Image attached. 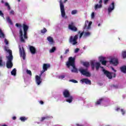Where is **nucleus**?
Listing matches in <instances>:
<instances>
[{
  "label": "nucleus",
  "instance_id": "obj_61",
  "mask_svg": "<svg viewBox=\"0 0 126 126\" xmlns=\"http://www.w3.org/2000/svg\"><path fill=\"white\" fill-rule=\"evenodd\" d=\"M61 59H63V56H61Z\"/></svg>",
  "mask_w": 126,
  "mask_h": 126
},
{
  "label": "nucleus",
  "instance_id": "obj_38",
  "mask_svg": "<svg viewBox=\"0 0 126 126\" xmlns=\"http://www.w3.org/2000/svg\"><path fill=\"white\" fill-rule=\"evenodd\" d=\"M77 13V10H73L71 12V14L72 15L76 14Z\"/></svg>",
  "mask_w": 126,
  "mask_h": 126
},
{
  "label": "nucleus",
  "instance_id": "obj_16",
  "mask_svg": "<svg viewBox=\"0 0 126 126\" xmlns=\"http://www.w3.org/2000/svg\"><path fill=\"white\" fill-rule=\"evenodd\" d=\"M115 9V2H112L108 8V14H110L111 11Z\"/></svg>",
  "mask_w": 126,
  "mask_h": 126
},
{
  "label": "nucleus",
  "instance_id": "obj_63",
  "mask_svg": "<svg viewBox=\"0 0 126 126\" xmlns=\"http://www.w3.org/2000/svg\"><path fill=\"white\" fill-rule=\"evenodd\" d=\"M18 1L20 2V0H18Z\"/></svg>",
  "mask_w": 126,
  "mask_h": 126
},
{
  "label": "nucleus",
  "instance_id": "obj_43",
  "mask_svg": "<svg viewBox=\"0 0 126 126\" xmlns=\"http://www.w3.org/2000/svg\"><path fill=\"white\" fill-rule=\"evenodd\" d=\"M64 77H65V76H64V75H61V76H59V78L60 79H63V78H64Z\"/></svg>",
  "mask_w": 126,
  "mask_h": 126
},
{
  "label": "nucleus",
  "instance_id": "obj_47",
  "mask_svg": "<svg viewBox=\"0 0 126 126\" xmlns=\"http://www.w3.org/2000/svg\"><path fill=\"white\" fill-rule=\"evenodd\" d=\"M121 112L122 113V115H125V110H124V109H122L121 110Z\"/></svg>",
  "mask_w": 126,
  "mask_h": 126
},
{
  "label": "nucleus",
  "instance_id": "obj_23",
  "mask_svg": "<svg viewBox=\"0 0 126 126\" xmlns=\"http://www.w3.org/2000/svg\"><path fill=\"white\" fill-rule=\"evenodd\" d=\"M20 120L21 121V122H25V121H27L28 120V118L26 117H21L20 118Z\"/></svg>",
  "mask_w": 126,
  "mask_h": 126
},
{
  "label": "nucleus",
  "instance_id": "obj_20",
  "mask_svg": "<svg viewBox=\"0 0 126 126\" xmlns=\"http://www.w3.org/2000/svg\"><path fill=\"white\" fill-rule=\"evenodd\" d=\"M120 70L123 73H126V66L124 65L120 67Z\"/></svg>",
  "mask_w": 126,
  "mask_h": 126
},
{
  "label": "nucleus",
  "instance_id": "obj_60",
  "mask_svg": "<svg viewBox=\"0 0 126 126\" xmlns=\"http://www.w3.org/2000/svg\"><path fill=\"white\" fill-rule=\"evenodd\" d=\"M2 126H7V125H2Z\"/></svg>",
  "mask_w": 126,
  "mask_h": 126
},
{
  "label": "nucleus",
  "instance_id": "obj_32",
  "mask_svg": "<svg viewBox=\"0 0 126 126\" xmlns=\"http://www.w3.org/2000/svg\"><path fill=\"white\" fill-rule=\"evenodd\" d=\"M99 62L101 63V62H103V61H105V58L103 57H100L99 58Z\"/></svg>",
  "mask_w": 126,
  "mask_h": 126
},
{
  "label": "nucleus",
  "instance_id": "obj_29",
  "mask_svg": "<svg viewBox=\"0 0 126 126\" xmlns=\"http://www.w3.org/2000/svg\"><path fill=\"white\" fill-rule=\"evenodd\" d=\"M57 50V48L55 47H53L52 49L50 50V53H54L55 51Z\"/></svg>",
  "mask_w": 126,
  "mask_h": 126
},
{
  "label": "nucleus",
  "instance_id": "obj_52",
  "mask_svg": "<svg viewBox=\"0 0 126 126\" xmlns=\"http://www.w3.org/2000/svg\"><path fill=\"white\" fill-rule=\"evenodd\" d=\"M102 2H103V0H100L99 1V4H102Z\"/></svg>",
  "mask_w": 126,
  "mask_h": 126
},
{
  "label": "nucleus",
  "instance_id": "obj_4",
  "mask_svg": "<svg viewBox=\"0 0 126 126\" xmlns=\"http://www.w3.org/2000/svg\"><path fill=\"white\" fill-rule=\"evenodd\" d=\"M7 61H6V67L7 68H12L13 66V63H12V61L13 60V56L10 54L8 56L6 57Z\"/></svg>",
  "mask_w": 126,
  "mask_h": 126
},
{
  "label": "nucleus",
  "instance_id": "obj_15",
  "mask_svg": "<svg viewBox=\"0 0 126 126\" xmlns=\"http://www.w3.org/2000/svg\"><path fill=\"white\" fill-rule=\"evenodd\" d=\"M110 63L113 65H118L119 64V61L117 58H112L110 61Z\"/></svg>",
  "mask_w": 126,
  "mask_h": 126
},
{
  "label": "nucleus",
  "instance_id": "obj_58",
  "mask_svg": "<svg viewBox=\"0 0 126 126\" xmlns=\"http://www.w3.org/2000/svg\"><path fill=\"white\" fill-rule=\"evenodd\" d=\"M113 77H116V74H114Z\"/></svg>",
  "mask_w": 126,
  "mask_h": 126
},
{
  "label": "nucleus",
  "instance_id": "obj_26",
  "mask_svg": "<svg viewBox=\"0 0 126 126\" xmlns=\"http://www.w3.org/2000/svg\"><path fill=\"white\" fill-rule=\"evenodd\" d=\"M91 35V33L90 32H85L84 34V37H88V36H90Z\"/></svg>",
  "mask_w": 126,
  "mask_h": 126
},
{
  "label": "nucleus",
  "instance_id": "obj_62",
  "mask_svg": "<svg viewBox=\"0 0 126 126\" xmlns=\"http://www.w3.org/2000/svg\"><path fill=\"white\" fill-rule=\"evenodd\" d=\"M100 24H98V26H100Z\"/></svg>",
  "mask_w": 126,
  "mask_h": 126
},
{
  "label": "nucleus",
  "instance_id": "obj_7",
  "mask_svg": "<svg viewBox=\"0 0 126 126\" xmlns=\"http://www.w3.org/2000/svg\"><path fill=\"white\" fill-rule=\"evenodd\" d=\"M60 4L62 16V17L64 18V17L65 16V11L64 10V5L63 3L62 0H60Z\"/></svg>",
  "mask_w": 126,
  "mask_h": 126
},
{
  "label": "nucleus",
  "instance_id": "obj_41",
  "mask_svg": "<svg viewBox=\"0 0 126 126\" xmlns=\"http://www.w3.org/2000/svg\"><path fill=\"white\" fill-rule=\"evenodd\" d=\"M109 0H103L104 4H108V2H109Z\"/></svg>",
  "mask_w": 126,
  "mask_h": 126
},
{
  "label": "nucleus",
  "instance_id": "obj_1",
  "mask_svg": "<svg viewBox=\"0 0 126 126\" xmlns=\"http://www.w3.org/2000/svg\"><path fill=\"white\" fill-rule=\"evenodd\" d=\"M66 65L68 68H69L70 66L72 67L73 69L71 70L72 72L78 73V70L75 67V57L72 58V57H70L68 58V62L66 63Z\"/></svg>",
  "mask_w": 126,
  "mask_h": 126
},
{
  "label": "nucleus",
  "instance_id": "obj_6",
  "mask_svg": "<svg viewBox=\"0 0 126 126\" xmlns=\"http://www.w3.org/2000/svg\"><path fill=\"white\" fill-rule=\"evenodd\" d=\"M77 39H78V34H76L74 37L71 36L69 39V42L73 45H76L77 44Z\"/></svg>",
  "mask_w": 126,
  "mask_h": 126
},
{
  "label": "nucleus",
  "instance_id": "obj_35",
  "mask_svg": "<svg viewBox=\"0 0 126 126\" xmlns=\"http://www.w3.org/2000/svg\"><path fill=\"white\" fill-rule=\"evenodd\" d=\"M70 82H73V83H78V82L74 79H72L69 80Z\"/></svg>",
  "mask_w": 126,
  "mask_h": 126
},
{
  "label": "nucleus",
  "instance_id": "obj_30",
  "mask_svg": "<svg viewBox=\"0 0 126 126\" xmlns=\"http://www.w3.org/2000/svg\"><path fill=\"white\" fill-rule=\"evenodd\" d=\"M5 6L7 7V9H8V10H10V9H11L10 6L9 5V4H8V2H5Z\"/></svg>",
  "mask_w": 126,
  "mask_h": 126
},
{
  "label": "nucleus",
  "instance_id": "obj_34",
  "mask_svg": "<svg viewBox=\"0 0 126 126\" xmlns=\"http://www.w3.org/2000/svg\"><path fill=\"white\" fill-rule=\"evenodd\" d=\"M41 33H42L43 34L46 33V32H47V29H46V28H44L43 30H42L41 31Z\"/></svg>",
  "mask_w": 126,
  "mask_h": 126
},
{
  "label": "nucleus",
  "instance_id": "obj_9",
  "mask_svg": "<svg viewBox=\"0 0 126 126\" xmlns=\"http://www.w3.org/2000/svg\"><path fill=\"white\" fill-rule=\"evenodd\" d=\"M19 53L20 57H22L23 60H25L26 58V54L25 53L24 47H22V48L21 47H19Z\"/></svg>",
  "mask_w": 126,
  "mask_h": 126
},
{
  "label": "nucleus",
  "instance_id": "obj_42",
  "mask_svg": "<svg viewBox=\"0 0 126 126\" xmlns=\"http://www.w3.org/2000/svg\"><path fill=\"white\" fill-rule=\"evenodd\" d=\"M80 50V49L78 48H76L74 50V53H78V52H79Z\"/></svg>",
  "mask_w": 126,
  "mask_h": 126
},
{
  "label": "nucleus",
  "instance_id": "obj_2",
  "mask_svg": "<svg viewBox=\"0 0 126 126\" xmlns=\"http://www.w3.org/2000/svg\"><path fill=\"white\" fill-rule=\"evenodd\" d=\"M51 65L50 64L44 63L42 67V70L41 71L40 74L39 76L36 75L35 76V81L37 85H40L41 83L42 82V79H41V76L43 75V73L45 72V71H47L48 70V68H50Z\"/></svg>",
  "mask_w": 126,
  "mask_h": 126
},
{
  "label": "nucleus",
  "instance_id": "obj_33",
  "mask_svg": "<svg viewBox=\"0 0 126 126\" xmlns=\"http://www.w3.org/2000/svg\"><path fill=\"white\" fill-rule=\"evenodd\" d=\"M27 74H29L31 76H32V72L30 70H27Z\"/></svg>",
  "mask_w": 126,
  "mask_h": 126
},
{
  "label": "nucleus",
  "instance_id": "obj_44",
  "mask_svg": "<svg viewBox=\"0 0 126 126\" xmlns=\"http://www.w3.org/2000/svg\"><path fill=\"white\" fill-rule=\"evenodd\" d=\"M0 16H1V17H4V14L2 13V11L1 10H0Z\"/></svg>",
  "mask_w": 126,
  "mask_h": 126
},
{
  "label": "nucleus",
  "instance_id": "obj_54",
  "mask_svg": "<svg viewBox=\"0 0 126 126\" xmlns=\"http://www.w3.org/2000/svg\"><path fill=\"white\" fill-rule=\"evenodd\" d=\"M76 126H83V125H80V124H76Z\"/></svg>",
  "mask_w": 126,
  "mask_h": 126
},
{
  "label": "nucleus",
  "instance_id": "obj_37",
  "mask_svg": "<svg viewBox=\"0 0 126 126\" xmlns=\"http://www.w3.org/2000/svg\"><path fill=\"white\" fill-rule=\"evenodd\" d=\"M111 87L113 88H115V89H118L119 86L117 85H111Z\"/></svg>",
  "mask_w": 126,
  "mask_h": 126
},
{
  "label": "nucleus",
  "instance_id": "obj_31",
  "mask_svg": "<svg viewBox=\"0 0 126 126\" xmlns=\"http://www.w3.org/2000/svg\"><path fill=\"white\" fill-rule=\"evenodd\" d=\"M7 21L10 24H12V21H11V19H10V18L9 17H8L7 18Z\"/></svg>",
  "mask_w": 126,
  "mask_h": 126
},
{
  "label": "nucleus",
  "instance_id": "obj_55",
  "mask_svg": "<svg viewBox=\"0 0 126 126\" xmlns=\"http://www.w3.org/2000/svg\"><path fill=\"white\" fill-rule=\"evenodd\" d=\"M12 120H16V117H15V116L13 117H12Z\"/></svg>",
  "mask_w": 126,
  "mask_h": 126
},
{
  "label": "nucleus",
  "instance_id": "obj_49",
  "mask_svg": "<svg viewBox=\"0 0 126 126\" xmlns=\"http://www.w3.org/2000/svg\"><path fill=\"white\" fill-rule=\"evenodd\" d=\"M68 52H69V49L68 48L65 50L64 54H67Z\"/></svg>",
  "mask_w": 126,
  "mask_h": 126
},
{
  "label": "nucleus",
  "instance_id": "obj_50",
  "mask_svg": "<svg viewBox=\"0 0 126 126\" xmlns=\"http://www.w3.org/2000/svg\"><path fill=\"white\" fill-rule=\"evenodd\" d=\"M46 120V117H42L41 118V122H43V121Z\"/></svg>",
  "mask_w": 126,
  "mask_h": 126
},
{
  "label": "nucleus",
  "instance_id": "obj_36",
  "mask_svg": "<svg viewBox=\"0 0 126 126\" xmlns=\"http://www.w3.org/2000/svg\"><path fill=\"white\" fill-rule=\"evenodd\" d=\"M122 56H123V59H125V58H126V51H124L123 52Z\"/></svg>",
  "mask_w": 126,
  "mask_h": 126
},
{
  "label": "nucleus",
  "instance_id": "obj_59",
  "mask_svg": "<svg viewBox=\"0 0 126 126\" xmlns=\"http://www.w3.org/2000/svg\"><path fill=\"white\" fill-rule=\"evenodd\" d=\"M67 1V0H64V2H66Z\"/></svg>",
  "mask_w": 126,
  "mask_h": 126
},
{
  "label": "nucleus",
  "instance_id": "obj_14",
  "mask_svg": "<svg viewBox=\"0 0 126 126\" xmlns=\"http://www.w3.org/2000/svg\"><path fill=\"white\" fill-rule=\"evenodd\" d=\"M103 72L105 75H106L107 77L109 78V79H112V78H113V76H112V74H113V73L110 72L108 70H105V69H103Z\"/></svg>",
  "mask_w": 126,
  "mask_h": 126
},
{
  "label": "nucleus",
  "instance_id": "obj_56",
  "mask_svg": "<svg viewBox=\"0 0 126 126\" xmlns=\"http://www.w3.org/2000/svg\"><path fill=\"white\" fill-rule=\"evenodd\" d=\"M1 3H4V1H3V0H2L1 1Z\"/></svg>",
  "mask_w": 126,
  "mask_h": 126
},
{
  "label": "nucleus",
  "instance_id": "obj_3",
  "mask_svg": "<svg viewBox=\"0 0 126 126\" xmlns=\"http://www.w3.org/2000/svg\"><path fill=\"white\" fill-rule=\"evenodd\" d=\"M63 96L64 98H68L66 99V101L68 103H71L73 100V97L70 95V93L68 90H64L63 92Z\"/></svg>",
  "mask_w": 126,
  "mask_h": 126
},
{
  "label": "nucleus",
  "instance_id": "obj_13",
  "mask_svg": "<svg viewBox=\"0 0 126 126\" xmlns=\"http://www.w3.org/2000/svg\"><path fill=\"white\" fill-rule=\"evenodd\" d=\"M87 24H88V26L87 27ZM92 24V22H90L88 24V21H86L84 27H83L84 30H89L90 28H91V25Z\"/></svg>",
  "mask_w": 126,
  "mask_h": 126
},
{
  "label": "nucleus",
  "instance_id": "obj_39",
  "mask_svg": "<svg viewBox=\"0 0 126 126\" xmlns=\"http://www.w3.org/2000/svg\"><path fill=\"white\" fill-rule=\"evenodd\" d=\"M101 63L102 65H106V64H107L106 61L103 60V61L101 62Z\"/></svg>",
  "mask_w": 126,
  "mask_h": 126
},
{
  "label": "nucleus",
  "instance_id": "obj_12",
  "mask_svg": "<svg viewBox=\"0 0 126 126\" xmlns=\"http://www.w3.org/2000/svg\"><path fill=\"white\" fill-rule=\"evenodd\" d=\"M68 29L71 30V31H73L74 32H76V31H77V28L75 27L73 22H71V23L68 25Z\"/></svg>",
  "mask_w": 126,
  "mask_h": 126
},
{
  "label": "nucleus",
  "instance_id": "obj_40",
  "mask_svg": "<svg viewBox=\"0 0 126 126\" xmlns=\"http://www.w3.org/2000/svg\"><path fill=\"white\" fill-rule=\"evenodd\" d=\"M0 66H3V64L2 63V60H1V57H0Z\"/></svg>",
  "mask_w": 126,
  "mask_h": 126
},
{
  "label": "nucleus",
  "instance_id": "obj_45",
  "mask_svg": "<svg viewBox=\"0 0 126 126\" xmlns=\"http://www.w3.org/2000/svg\"><path fill=\"white\" fill-rule=\"evenodd\" d=\"M91 17L92 18H94L95 17V13L94 12H93L91 14Z\"/></svg>",
  "mask_w": 126,
  "mask_h": 126
},
{
  "label": "nucleus",
  "instance_id": "obj_8",
  "mask_svg": "<svg viewBox=\"0 0 126 126\" xmlns=\"http://www.w3.org/2000/svg\"><path fill=\"white\" fill-rule=\"evenodd\" d=\"M23 28L24 30V39H27V31H28V29H29V27L26 25V23L23 24Z\"/></svg>",
  "mask_w": 126,
  "mask_h": 126
},
{
  "label": "nucleus",
  "instance_id": "obj_46",
  "mask_svg": "<svg viewBox=\"0 0 126 126\" xmlns=\"http://www.w3.org/2000/svg\"><path fill=\"white\" fill-rule=\"evenodd\" d=\"M4 43L6 44V45H8V41H7L6 38L4 39Z\"/></svg>",
  "mask_w": 126,
  "mask_h": 126
},
{
  "label": "nucleus",
  "instance_id": "obj_53",
  "mask_svg": "<svg viewBox=\"0 0 126 126\" xmlns=\"http://www.w3.org/2000/svg\"><path fill=\"white\" fill-rule=\"evenodd\" d=\"M40 104H41V105H43V104H44V101L41 100L39 101Z\"/></svg>",
  "mask_w": 126,
  "mask_h": 126
},
{
  "label": "nucleus",
  "instance_id": "obj_28",
  "mask_svg": "<svg viewBox=\"0 0 126 126\" xmlns=\"http://www.w3.org/2000/svg\"><path fill=\"white\" fill-rule=\"evenodd\" d=\"M83 65L85 66V67H88L89 66V62H84Z\"/></svg>",
  "mask_w": 126,
  "mask_h": 126
},
{
  "label": "nucleus",
  "instance_id": "obj_22",
  "mask_svg": "<svg viewBox=\"0 0 126 126\" xmlns=\"http://www.w3.org/2000/svg\"><path fill=\"white\" fill-rule=\"evenodd\" d=\"M103 100H104V99L103 98H100L99 99H98L96 102H95V105H100L101 104V103H102Z\"/></svg>",
  "mask_w": 126,
  "mask_h": 126
},
{
  "label": "nucleus",
  "instance_id": "obj_18",
  "mask_svg": "<svg viewBox=\"0 0 126 126\" xmlns=\"http://www.w3.org/2000/svg\"><path fill=\"white\" fill-rule=\"evenodd\" d=\"M30 51L32 55H35L36 54V48L33 46H30Z\"/></svg>",
  "mask_w": 126,
  "mask_h": 126
},
{
  "label": "nucleus",
  "instance_id": "obj_5",
  "mask_svg": "<svg viewBox=\"0 0 126 126\" xmlns=\"http://www.w3.org/2000/svg\"><path fill=\"white\" fill-rule=\"evenodd\" d=\"M15 26H16V27H18L19 28H20L19 34L21 42H22L23 43H25V40L23 38V32H22V29H21V27H22V25H21V24L16 23L15 24Z\"/></svg>",
  "mask_w": 126,
  "mask_h": 126
},
{
  "label": "nucleus",
  "instance_id": "obj_17",
  "mask_svg": "<svg viewBox=\"0 0 126 126\" xmlns=\"http://www.w3.org/2000/svg\"><path fill=\"white\" fill-rule=\"evenodd\" d=\"M82 83H85L87 85H91V81L87 78H83L81 80Z\"/></svg>",
  "mask_w": 126,
  "mask_h": 126
},
{
  "label": "nucleus",
  "instance_id": "obj_27",
  "mask_svg": "<svg viewBox=\"0 0 126 126\" xmlns=\"http://www.w3.org/2000/svg\"><path fill=\"white\" fill-rule=\"evenodd\" d=\"M81 31H79L78 32V34H80L79 38L80 39L82 36H83V34H84V31H83L81 33Z\"/></svg>",
  "mask_w": 126,
  "mask_h": 126
},
{
  "label": "nucleus",
  "instance_id": "obj_21",
  "mask_svg": "<svg viewBox=\"0 0 126 126\" xmlns=\"http://www.w3.org/2000/svg\"><path fill=\"white\" fill-rule=\"evenodd\" d=\"M47 40L50 43H51V44H53V43H54V38H53V37H52L51 36H48L47 37Z\"/></svg>",
  "mask_w": 126,
  "mask_h": 126
},
{
  "label": "nucleus",
  "instance_id": "obj_25",
  "mask_svg": "<svg viewBox=\"0 0 126 126\" xmlns=\"http://www.w3.org/2000/svg\"><path fill=\"white\" fill-rule=\"evenodd\" d=\"M102 8V4L99 5V4H97L95 5V7H94L95 10H96V9H98V8Z\"/></svg>",
  "mask_w": 126,
  "mask_h": 126
},
{
  "label": "nucleus",
  "instance_id": "obj_57",
  "mask_svg": "<svg viewBox=\"0 0 126 126\" xmlns=\"http://www.w3.org/2000/svg\"><path fill=\"white\" fill-rule=\"evenodd\" d=\"M120 110V108L118 107L117 109H116V111H119Z\"/></svg>",
  "mask_w": 126,
  "mask_h": 126
},
{
  "label": "nucleus",
  "instance_id": "obj_10",
  "mask_svg": "<svg viewBox=\"0 0 126 126\" xmlns=\"http://www.w3.org/2000/svg\"><path fill=\"white\" fill-rule=\"evenodd\" d=\"M88 69L86 68V69H80L79 70V71L83 74V75H85V76H87L88 77H90L91 76V74H90V72L87 71Z\"/></svg>",
  "mask_w": 126,
  "mask_h": 126
},
{
  "label": "nucleus",
  "instance_id": "obj_19",
  "mask_svg": "<svg viewBox=\"0 0 126 126\" xmlns=\"http://www.w3.org/2000/svg\"><path fill=\"white\" fill-rule=\"evenodd\" d=\"M4 50L5 51H6V52L9 53V56H10V55L12 56V51H11V50L10 49H8V47H7V46H5Z\"/></svg>",
  "mask_w": 126,
  "mask_h": 126
},
{
  "label": "nucleus",
  "instance_id": "obj_48",
  "mask_svg": "<svg viewBox=\"0 0 126 126\" xmlns=\"http://www.w3.org/2000/svg\"><path fill=\"white\" fill-rule=\"evenodd\" d=\"M10 14H12V15H14V11L11 10V11L10 12Z\"/></svg>",
  "mask_w": 126,
  "mask_h": 126
},
{
  "label": "nucleus",
  "instance_id": "obj_11",
  "mask_svg": "<svg viewBox=\"0 0 126 126\" xmlns=\"http://www.w3.org/2000/svg\"><path fill=\"white\" fill-rule=\"evenodd\" d=\"M91 65H92V68L93 70H94V69L95 68H95H96V70H98L99 69V68H100V64L98 62H96L95 63H94V62L92 61L91 62Z\"/></svg>",
  "mask_w": 126,
  "mask_h": 126
},
{
  "label": "nucleus",
  "instance_id": "obj_24",
  "mask_svg": "<svg viewBox=\"0 0 126 126\" xmlns=\"http://www.w3.org/2000/svg\"><path fill=\"white\" fill-rule=\"evenodd\" d=\"M12 75H16V69L14 68L11 72Z\"/></svg>",
  "mask_w": 126,
  "mask_h": 126
},
{
  "label": "nucleus",
  "instance_id": "obj_51",
  "mask_svg": "<svg viewBox=\"0 0 126 126\" xmlns=\"http://www.w3.org/2000/svg\"><path fill=\"white\" fill-rule=\"evenodd\" d=\"M111 69L112 70H113V71H114L115 72H117V70L115 69V68H114V67H111Z\"/></svg>",
  "mask_w": 126,
  "mask_h": 126
}]
</instances>
